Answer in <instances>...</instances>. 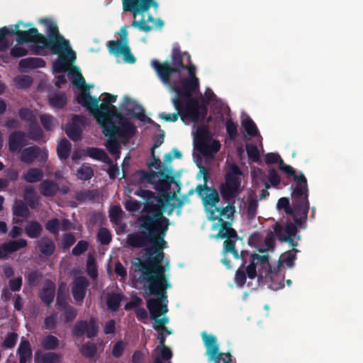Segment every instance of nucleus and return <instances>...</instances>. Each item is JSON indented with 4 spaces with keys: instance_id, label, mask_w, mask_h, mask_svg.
Masks as SVG:
<instances>
[{
    "instance_id": "nucleus-1",
    "label": "nucleus",
    "mask_w": 363,
    "mask_h": 363,
    "mask_svg": "<svg viewBox=\"0 0 363 363\" xmlns=\"http://www.w3.org/2000/svg\"><path fill=\"white\" fill-rule=\"evenodd\" d=\"M169 220L164 216L145 218L138 222L140 231L130 233L126 244L132 248L145 247V256L164 258V249L167 247L164 238L169 230Z\"/></svg>"
},
{
    "instance_id": "nucleus-2",
    "label": "nucleus",
    "mask_w": 363,
    "mask_h": 363,
    "mask_svg": "<svg viewBox=\"0 0 363 363\" xmlns=\"http://www.w3.org/2000/svg\"><path fill=\"white\" fill-rule=\"evenodd\" d=\"M135 175L139 177L140 183L152 184L154 189L159 192L154 199H151L148 210L146 213L141 215L138 221H144L145 218H154L156 216H164L163 213L170 201L176 199L177 193L181 189V184L174 180L173 176H169L164 171L155 172L152 170L140 169L135 172Z\"/></svg>"
},
{
    "instance_id": "nucleus-3",
    "label": "nucleus",
    "mask_w": 363,
    "mask_h": 363,
    "mask_svg": "<svg viewBox=\"0 0 363 363\" xmlns=\"http://www.w3.org/2000/svg\"><path fill=\"white\" fill-rule=\"evenodd\" d=\"M163 259V257L155 256H145L143 260L136 258L133 267L135 272L141 273L138 281L145 282L146 294L160 297L162 300H167L166 291L171 287V284L165 276L167 264L162 265Z\"/></svg>"
},
{
    "instance_id": "nucleus-4",
    "label": "nucleus",
    "mask_w": 363,
    "mask_h": 363,
    "mask_svg": "<svg viewBox=\"0 0 363 363\" xmlns=\"http://www.w3.org/2000/svg\"><path fill=\"white\" fill-rule=\"evenodd\" d=\"M108 110V111L101 112L94 118L102 128L105 136L113 138L119 135L130 138L135 135L137 128L118 111L116 106L112 104Z\"/></svg>"
},
{
    "instance_id": "nucleus-5",
    "label": "nucleus",
    "mask_w": 363,
    "mask_h": 363,
    "mask_svg": "<svg viewBox=\"0 0 363 363\" xmlns=\"http://www.w3.org/2000/svg\"><path fill=\"white\" fill-rule=\"evenodd\" d=\"M123 9L125 12L132 13L134 20L131 26L138 28L139 30L148 33L153 28L161 29L164 26V21L160 19H155L151 14L148 15L147 19L143 17L140 20H136L138 15L143 14L152 7L157 9L159 4L155 0H122Z\"/></svg>"
},
{
    "instance_id": "nucleus-6",
    "label": "nucleus",
    "mask_w": 363,
    "mask_h": 363,
    "mask_svg": "<svg viewBox=\"0 0 363 363\" xmlns=\"http://www.w3.org/2000/svg\"><path fill=\"white\" fill-rule=\"evenodd\" d=\"M171 65L168 61L160 63L157 60L151 61V66L157 72L161 81L165 84L171 83V75L177 74L181 76V72L185 70L186 66L183 62L182 54L179 48H174L172 52Z\"/></svg>"
},
{
    "instance_id": "nucleus-7",
    "label": "nucleus",
    "mask_w": 363,
    "mask_h": 363,
    "mask_svg": "<svg viewBox=\"0 0 363 363\" xmlns=\"http://www.w3.org/2000/svg\"><path fill=\"white\" fill-rule=\"evenodd\" d=\"M218 225H220V228L217 235H215V238L217 239H225L223 244L222 255L232 254L233 257L236 259H239L240 257L244 258L247 250H241L240 252H239L238 250H236V242L238 240L242 241V238H240L237 231L232 228L231 222L224 220L223 218H219L218 220Z\"/></svg>"
},
{
    "instance_id": "nucleus-8",
    "label": "nucleus",
    "mask_w": 363,
    "mask_h": 363,
    "mask_svg": "<svg viewBox=\"0 0 363 363\" xmlns=\"http://www.w3.org/2000/svg\"><path fill=\"white\" fill-rule=\"evenodd\" d=\"M102 103L99 105L100 98L90 95L89 90L81 91L77 96V101L79 104L85 107L89 112L95 118L103 111H108L113 103L116 101L117 96L104 92Z\"/></svg>"
},
{
    "instance_id": "nucleus-9",
    "label": "nucleus",
    "mask_w": 363,
    "mask_h": 363,
    "mask_svg": "<svg viewBox=\"0 0 363 363\" xmlns=\"http://www.w3.org/2000/svg\"><path fill=\"white\" fill-rule=\"evenodd\" d=\"M293 217L294 223L289 222L284 227L279 223L276 222L273 225V230L279 240L291 245L294 250L298 252V250L296 248L298 246V242L295 241L294 238L300 240L301 235H297L298 230L296 225L301 226L303 220H305L303 217L298 216H293Z\"/></svg>"
},
{
    "instance_id": "nucleus-10",
    "label": "nucleus",
    "mask_w": 363,
    "mask_h": 363,
    "mask_svg": "<svg viewBox=\"0 0 363 363\" xmlns=\"http://www.w3.org/2000/svg\"><path fill=\"white\" fill-rule=\"evenodd\" d=\"M241 175L239 167L235 163L230 164L225 175V182L220 186V194L224 200L230 201L240 191Z\"/></svg>"
},
{
    "instance_id": "nucleus-11",
    "label": "nucleus",
    "mask_w": 363,
    "mask_h": 363,
    "mask_svg": "<svg viewBox=\"0 0 363 363\" xmlns=\"http://www.w3.org/2000/svg\"><path fill=\"white\" fill-rule=\"evenodd\" d=\"M160 298H150L147 301V308L150 313L151 319L155 320L156 325L154 326L155 329H165L164 325L169 322L167 317H163L160 319L158 318L167 313L168 309L166 304H162V300Z\"/></svg>"
},
{
    "instance_id": "nucleus-12",
    "label": "nucleus",
    "mask_w": 363,
    "mask_h": 363,
    "mask_svg": "<svg viewBox=\"0 0 363 363\" xmlns=\"http://www.w3.org/2000/svg\"><path fill=\"white\" fill-rule=\"evenodd\" d=\"M21 21L11 25V33L17 36L16 40L18 43H33L36 51H38L39 46L42 40H44V35L40 33L36 28H31L28 30H20L19 27Z\"/></svg>"
},
{
    "instance_id": "nucleus-13",
    "label": "nucleus",
    "mask_w": 363,
    "mask_h": 363,
    "mask_svg": "<svg viewBox=\"0 0 363 363\" xmlns=\"http://www.w3.org/2000/svg\"><path fill=\"white\" fill-rule=\"evenodd\" d=\"M43 49H48L52 54L58 55L73 51L69 42L62 35L50 38H47L44 35V40H42L38 51Z\"/></svg>"
},
{
    "instance_id": "nucleus-14",
    "label": "nucleus",
    "mask_w": 363,
    "mask_h": 363,
    "mask_svg": "<svg viewBox=\"0 0 363 363\" xmlns=\"http://www.w3.org/2000/svg\"><path fill=\"white\" fill-rule=\"evenodd\" d=\"M181 86L173 82L171 84V89L176 94L174 99H179L182 101L183 97H189L191 93L196 91L199 88V80L197 77H184L179 80Z\"/></svg>"
},
{
    "instance_id": "nucleus-15",
    "label": "nucleus",
    "mask_w": 363,
    "mask_h": 363,
    "mask_svg": "<svg viewBox=\"0 0 363 363\" xmlns=\"http://www.w3.org/2000/svg\"><path fill=\"white\" fill-rule=\"evenodd\" d=\"M204 184H199L196 186V191L202 198L203 203L206 206H210L211 208L216 207V203L219 201V195L216 189L209 187L206 185L207 172L203 169Z\"/></svg>"
},
{
    "instance_id": "nucleus-16",
    "label": "nucleus",
    "mask_w": 363,
    "mask_h": 363,
    "mask_svg": "<svg viewBox=\"0 0 363 363\" xmlns=\"http://www.w3.org/2000/svg\"><path fill=\"white\" fill-rule=\"evenodd\" d=\"M259 266V272H261L263 274L267 272V269L270 268V264L269 262V256L267 255H259L256 253L251 255L250 264L246 267V272L247 277L250 279H254L257 277V273L256 268Z\"/></svg>"
},
{
    "instance_id": "nucleus-17",
    "label": "nucleus",
    "mask_w": 363,
    "mask_h": 363,
    "mask_svg": "<svg viewBox=\"0 0 363 363\" xmlns=\"http://www.w3.org/2000/svg\"><path fill=\"white\" fill-rule=\"evenodd\" d=\"M98 330L97 321L95 318H91L89 322L86 320L77 321L72 329V334L79 337L86 334L88 338H93L97 335Z\"/></svg>"
},
{
    "instance_id": "nucleus-18",
    "label": "nucleus",
    "mask_w": 363,
    "mask_h": 363,
    "mask_svg": "<svg viewBox=\"0 0 363 363\" xmlns=\"http://www.w3.org/2000/svg\"><path fill=\"white\" fill-rule=\"evenodd\" d=\"M87 124V118L84 116L74 115L72 118V123L66 126L65 133L72 140L79 141L82 138V127H85Z\"/></svg>"
},
{
    "instance_id": "nucleus-19",
    "label": "nucleus",
    "mask_w": 363,
    "mask_h": 363,
    "mask_svg": "<svg viewBox=\"0 0 363 363\" xmlns=\"http://www.w3.org/2000/svg\"><path fill=\"white\" fill-rule=\"evenodd\" d=\"M201 336L206 347V355L209 357L208 360L213 361V363H220L223 353L219 352L216 337L213 335H208L206 332H203Z\"/></svg>"
},
{
    "instance_id": "nucleus-20",
    "label": "nucleus",
    "mask_w": 363,
    "mask_h": 363,
    "mask_svg": "<svg viewBox=\"0 0 363 363\" xmlns=\"http://www.w3.org/2000/svg\"><path fill=\"white\" fill-rule=\"evenodd\" d=\"M20 160L26 164H32L35 159L40 157V162H45L48 159L46 151H42L37 145L30 146L21 150Z\"/></svg>"
},
{
    "instance_id": "nucleus-21",
    "label": "nucleus",
    "mask_w": 363,
    "mask_h": 363,
    "mask_svg": "<svg viewBox=\"0 0 363 363\" xmlns=\"http://www.w3.org/2000/svg\"><path fill=\"white\" fill-rule=\"evenodd\" d=\"M89 281L84 276H78L74 279L71 291L74 301L82 303L85 298Z\"/></svg>"
},
{
    "instance_id": "nucleus-22",
    "label": "nucleus",
    "mask_w": 363,
    "mask_h": 363,
    "mask_svg": "<svg viewBox=\"0 0 363 363\" xmlns=\"http://www.w3.org/2000/svg\"><path fill=\"white\" fill-rule=\"evenodd\" d=\"M107 48L110 53L116 56L123 55L124 61L128 63L133 64L136 61L128 45H121L118 41L111 40L108 43Z\"/></svg>"
},
{
    "instance_id": "nucleus-23",
    "label": "nucleus",
    "mask_w": 363,
    "mask_h": 363,
    "mask_svg": "<svg viewBox=\"0 0 363 363\" xmlns=\"http://www.w3.org/2000/svg\"><path fill=\"white\" fill-rule=\"evenodd\" d=\"M27 135L21 130H15L9 135V149L11 152H19L27 145Z\"/></svg>"
},
{
    "instance_id": "nucleus-24",
    "label": "nucleus",
    "mask_w": 363,
    "mask_h": 363,
    "mask_svg": "<svg viewBox=\"0 0 363 363\" xmlns=\"http://www.w3.org/2000/svg\"><path fill=\"white\" fill-rule=\"evenodd\" d=\"M279 266L276 268H274L273 269L270 267V268L267 269V272L264 274H262V273L259 272V273H258V278L259 279H260L263 278L267 279L269 277L271 280L269 287L274 291L279 290L284 287V284L283 283L284 276L279 275Z\"/></svg>"
},
{
    "instance_id": "nucleus-25",
    "label": "nucleus",
    "mask_w": 363,
    "mask_h": 363,
    "mask_svg": "<svg viewBox=\"0 0 363 363\" xmlns=\"http://www.w3.org/2000/svg\"><path fill=\"white\" fill-rule=\"evenodd\" d=\"M56 286L55 283L50 279H46L43 286L39 292L38 296L41 301L44 303L48 308L51 307L55 296Z\"/></svg>"
},
{
    "instance_id": "nucleus-26",
    "label": "nucleus",
    "mask_w": 363,
    "mask_h": 363,
    "mask_svg": "<svg viewBox=\"0 0 363 363\" xmlns=\"http://www.w3.org/2000/svg\"><path fill=\"white\" fill-rule=\"evenodd\" d=\"M182 101L185 107L186 118L190 117L192 121H197L200 114L199 101L191 95L189 97H183Z\"/></svg>"
},
{
    "instance_id": "nucleus-27",
    "label": "nucleus",
    "mask_w": 363,
    "mask_h": 363,
    "mask_svg": "<svg viewBox=\"0 0 363 363\" xmlns=\"http://www.w3.org/2000/svg\"><path fill=\"white\" fill-rule=\"evenodd\" d=\"M296 186L292 191L294 199H306L308 195L307 179L302 172L294 179Z\"/></svg>"
},
{
    "instance_id": "nucleus-28",
    "label": "nucleus",
    "mask_w": 363,
    "mask_h": 363,
    "mask_svg": "<svg viewBox=\"0 0 363 363\" xmlns=\"http://www.w3.org/2000/svg\"><path fill=\"white\" fill-rule=\"evenodd\" d=\"M60 58L53 62V69L56 73H62L67 71L69 64L73 63L76 60L74 51L59 55Z\"/></svg>"
},
{
    "instance_id": "nucleus-29",
    "label": "nucleus",
    "mask_w": 363,
    "mask_h": 363,
    "mask_svg": "<svg viewBox=\"0 0 363 363\" xmlns=\"http://www.w3.org/2000/svg\"><path fill=\"white\" fill-rule=\"evenodd\" d=\"M172 102L177 110V113H166L163 112L160 113V118L167 122H175L178 120L179 116L184 120L186 118V114H184L185 107L183 101H180L179 99H172Z\"/></svg>"
},
{
    "instance_id": "nucleus-30",
    "label": "nucleus",
    "mask_w": 363,
    "mask_h": 363,
    "mask_svg": "<svg viewBox=\"0 0 363 363\" xmlns=\"http://www.w3.org/2000/svg\"><path fill=\"white\" fill-rule=\"evenodd\" d=\"M293 206L294 211L291 215L303 217L306 220L309 210L308 195H306V199H294Z\"/></svg>"
},
{
    "instance_id": "nucleus-31",
    "label": "nucleus",
    "mask_w": 363,
    "mask_h": 363,
    "mask_svg": "<svg viewBox=\"0 0 363 363\" xmlns=\"http://www.w3.org/2000/svg\"><path fill=\"white\" fill-rule=\"evenodd\" d=\"M37 247L40 252L45 257H50L55 251L54 241L48 236H43L37 241Z\"/></svg>"
},
{
    "instance_id": "nucleus-32",
    "label": "nucleus",
    "mask_w": 363,
    "mask_h": 363,
    "mask_svg": "<svg viewBox=\"0 0 363 363\" xmlns=\"http://www.w3.org/2000/svg\"><path fill=\"white\" fill-rule=\"evenodd\" d=\"M60 188L58 184L49 179L43 180L39 186L40 193L45 197H52L57 194Z\"/></svg>"
},
{
    "instance_id": "nucleus-33",
    "label": "nucleus",
    "mask_w": 363,
    "mask_h": 363,
    "mask_svg": "<svg viewBox=\"0 0 363 363\" xmlns=\"http://www.w3.org/2000/svg\"><path fill=\"white\" fill-rule=\"evenodd\" d=\"M235 207L233 204H228L225 207H216L211 212V219L213 220L222 218V216L230 218L233 216Z\"/></svg>"
},
{
    "instance_id": "nucleus-34",
    "label": "nucleus",
    "mask_w": 363,
    "mask_h": 363,
    "mask_svg": "<svg viewBox=\"0 0 363 363\" xmlns=\"http://www.w3.org/2000/svg\"><path fill=\"white\" fill-rule=\"evenodd\" d=\"M24 230L26 235L31 239L40 238L43 231L42 225L37 220L28 221Z\"/></svg>"
},
{
    "instance_id": "nucleus-35",
    "label": "nucleus",
    "mask_w": 363,
    "mask_h": 363,
    "mask_svg": "<svg viewBox=\"0 0 363 363\" xmlns=\"http://www.w3.org/2000/svg\"><path fill=\"white\" fill-rule=\"evenodd\" d=\"M86 155L94 160L101 161L106 164L112 163V160L105 152V151L99 147H87L86 149Z\"/></svg>"
},
{
    "instance_id": "nucleus-36",
    "label": "nucleus",
    "mask_w": 363,
    "mask_h": 363,
    "mask_svg": "<svg viewBox=\"0 0 363 363\" xmlns=\"http://www.w3.org/2000/svg\"><path fill=\"white\" fill-rule=\"evenodd\" d=\"M35 359L37 362L42 363H59L60 361V357L57 353L53 352L43 353L40 350L35 352Z\"/></svg>"
},
{
    "instance_id": "nucleus-37",
    "label": "nucleus",
    "mask_w": 363,
    "mask_h": 363,
    "mask_svg": "<svg viewBox=\"0 0 363 363\" xmlns=\"http://www.w3.org/2000/svg\"><path fill=\"white\" fill-rule=\"evenodd\" d=\"M17 353L19 356V363H26L32 357V349L30 342L27 340H21Z\"/></svg>"
},
{
    "instance_id": "nucleus-38",
    "label": "nucleus",
    "mask_w": 363,
    "mask_h": 363,
    "mask_svg": "<svg viewBox=\"0 0 363 363\" xmlns=\"http://www.w3.org/2000/svg\"><path fill=\"white\" fill-rule=\"evenodd\" d=\"M19 67L22 69H35L45 66V62L40 57H27L20 60Z\"/></svg>"
},
{
    "instance_id": "nucleus-39",
    "label": "nucleus",
    "mask_w": 363,
    "mask_h": 363,
    "mask_svg": "<svg viewBox=\"0 0 363 363\" xmlns=\"http://www.w3.org/2000/svg\"><path fill=\"white\" fill-rule=\"evenodd\" d=\"M123 296L117 293H108L106 296V305L109 311L116 312L118 311Z\"/></svg>"
},
{
    "instance_id": "nucleus-40",
    "label": "nucleus",
    "mask_w": 363,
    "mask_h": 363,
    "mask_svg": "<svg viewBox=\"0 0 363 363\" xmlns=\"http://www.w3.org/2000/svg\"><path fill=\"white\" fill-rule=\"evenodd\" d=\"M23 179L28 183H35L42 181L43 172L40 168H30L23 174Z\"/></svg>"
},
{
    "instance_id": "nucleus-41",
    "label": "nucleus",
    "mask_w": 363,
    "mask_h": 363,
    "mask_svg": "<svg viewBox=\"0 0 363 363\" xmlns=\"http://www.w3.org/2000/svg\"><path fill=\"white\" fill-rule=\"evenodd\" d=\"M59 339L52 335H45L40 340V347L45 350H55L59 347Z\"/></svg>"
},
{
    "instance_id": "nucleus-42",
    "label": "nucleus",
    "mask_w": 363,
    "mask_h": 363,
    "mask_svg": "<svg viewBox=\"0 0 363 363\" xmlns=\"http://www.w3.org/2000/svg\"><path fill=\"white\" fill-rule=\"evenodd\" d=\"M40 23L46 27L47 38L57 37L61 35L59 32V28L55 22L50 18H43L40 20Z\"/></svg>"
},
{
    "instance_id": "nucleus-43",
    "label": "nucleus",
    "mask_w": 363,
    "mask_h": 363,
    "mask_svg": "<svg viewBox=\"0 0 363 363\" xmlns=\"http://www.w3.org/2000/svg\"><path fill=\"white\" fill-rule=\"evenodd\" d=\"M12 211L14 216L21 218H27L30 213L27 205L21 199L15 201L12 206Z\"/></svg>"
},
{
    "instance_id": "nucleus-44",
    "label": "nucleus",
    "mask_w": 363,
    "mask_h": 363,
    "mask_svg": "<svg viewBox=\"0 0 363 363\" xmlns=\"http://www.w3.org/2000/svg\"><path fill=\"white\" fill-rule=\"evenodd\" d=\"M67 101V96L64 92L55 93L49 96L50 105L56 108H62Z\"/></svg>"
},
{
    "instance_id": "nucleus-45",
    "label": "nucleus",
    "mask_w": 363,
    "mask_h": 363,
    "mask_svg": "<svg viewBox=\"0 0 363 363\" xmlns=\"http://www.w3.org/2000/svg\"><path fill=\"white\" fill-rule=\"evenodd\" d=\"M72 145L66 138L62 139L57 145V152L60 160H67L71 152Z\"/></svg>"
},
{
    "instance_id": "nucleus-46",
    "label": "nucleus",
    "mask_w": 363,
    "mask_h": 363,
    "mask_svg": "<svg viewBox=\"0 0 363 363\" xmlns=\"http://www.w3.org/2000/svg\"><path fill=\"white\" fill-rule=\"evenodd\" d=\"M98 196V191L96 190H81L76 192L74 199L80 203L86 201H94Z\"/></svg>"
},
{
    "instance_id": "nucleus-47",
    "label": "nucleus",
    "mask_w": 363,
    "mask_h": 363,
    "mask_svg": "<svg viewBox=\"0 0 363 363\" xmlns=\"http://www.w3.org/2000/svg\"><path fill=\"white\" fill-rule=\"evenodd\" d=\"M242 125L247 135L250 137H255L259 134L256 124L250 116H247L242 121Z\"/></svg>"
},
{
    "instance_id": "nucleus-48",
    "label": "nucleus",
    "mask_w": 363,
    "mask_h": 363,
    "mask_svg": "<svg viewBox=\"0 0 363 363\" xmlns=\"http://www.w3.org/2000/svg\"><path fill=\"white\" fill-rule=\"evenodd\" d=\"M248 255V252L245 254V257H240V259H242V263L240 267L236 271L235 277V282L239 286H242L246 281V273L243 270L247 263L246 257Z\"/></svg>"
},
{
    "instance_id": "nucleus-49",
    "label": "nucleus",
    "mask_w": 363,
    "mask_h": 363,
    "mask_svg": "<svg viewBox=\"0 0 363 363\" xmlns=\"http://www.w3.org/2000/svg\"><path fill=\"white\" fill-rule=\"evenodd\" d=\"M27 137L35 141L40 140L43 137V132L37 123L31 122L30 123Z\"/></svg>"
},
{
    "instance_id": "nucleus-50",
    "label": "nucleus",
    "mask_w": 363,
    "mask_h": 363,
    "mask_svg": "<svg viewBox=\"0 0 363 363\" xmlns=\"http://www.w3.org/2000/svg\"><path fill=\"white\" fill-rule=\"evenodd\" d=\"M93 176V169L86 164H83L77 171V178L82 181L89 180Z\"/></svg>"
},
{
    "instance_id": "nucleus-51",
    "label": "nucleus",
    "mask_w": 363,
    "mask_h": 363,
    "mask_svg": "<svg viewBox=\"0 0 363 363\" xmlns=\"http://www.w3.org/2000/svg\"><path fill=\"white\" fill-rule=\"evenodd\" d=\"M24 199L31 208H35L38 204L35 197V190L32 186H26L24 189Z\"/></svg>"
},
{
    "instance_id": "nucleus-52",
    "label": "nucleus",
    "mask_w": 363,
    "mask_h": 363,
    "mask_svg": "<svg viewBox=\"0 0 363 363\" xmlns=\"http://www.w3.org/2000/svg\"><path fill=\"white\" fill-rule=\"evenodd\" d=\"M295 252H296L292 247V250L287 251L282 254L280 257V263L286 264L289 267H293L295 265V259H296Z\"/></svg>"
},
{
    "instance_id": "nucleus-53",
    "label": "nucleus",
    "mask_w": 363,
    "mask_h": 363,
    "mask_svg": "<svg viewBox=\"0 0 363 363\" xmlns=\"http://www.w3.org/2000/svg\"><path fill=\"white\" fill-rule=\"evenodd\" d=\"M15 86L18 89L30 87L33 84V79L28 75H18L14 78Z\"/></svg>"
},
{
    "instance_id": "nucleus-54",
    "label": "nucleus",
    "mask_w": 363,
    "mask_h": 363,
    "mask_svg": "<svg viewBox=\"0 0 363 363\" xmlns=\"http://www.w3.org/2000/svg\"><path fill=\"white\" fill-rule=\"evenodd\" d=\"M86 272L89 276L92 279H96L98 276L97 267L94 257L89 254L86 259Z\"/></svg>"
},
{
    "instance_id": "nucleus-55",
    "label": "nucleus",
    "mask_w": 363,
    "mask_h": 363,
    "mask_svg": "<svg viewBox=\"0 0 363 363\" xmlns=\"http://www.w3.org/2000/svg\"><path fill=\"white\" fill-rule=\"evenodd\" d=\"M42 279L43 274L38 270L30 272L26 277L27 284L30 287L36 286L40 282Z\"/></svg>"
},
{
    "instance_id": "nucleus-56",
    "label": "nucleus",
    "mask_w": 363,
    "mask_h": 363,
    "mask_svg": "<svg viewBox=\"0 0 363 363\" xmlns=\"http://www.w3.org/2000/svg\"><path fill=\"white\" fill-rule=\"evenodd\" d=\"M134 194L135 195L141 197L145 202L144 211L146 213V211L148 210L150 203H152L150 201L151 199H154L153 192L150 190H145L140 188L135 191Z\"/></svg>"
},
{
    "instance_id": "nucleus-57",
    "label": "nucleus",
    "mask_w": 363,
    "mask_h": 363,
    "mask_svg": "<svg viewBox=\"0 0 363 363\" xmlns=\"http://www.w3.org/2000/svg\"><path fill=\"white\" fill-rule=\"evenodd\" d=\"M220 144L218 140H213L209 145L203 144L202 148L201 149V152L205 155H208L213 153H216L220 150Z\"/></svg>"
},
{
    "instance_id": "nucleus-58",
    "label": "nucleus",
    "mask_w": 363,
    "mask_h": 363,
    "mask_svg": "<svg viewBox=\"0 0 363 363\" xmlns=\"http://www.w3.org/2000/svg\"><path fill=\"white\" fill-rule=\"evenodd\" d=\"M70 72L74 76V79L72 82L74 85L78 88H81L86 85L85 79L82 76L80 69L77 67H73Z\"/></svg>"
},
{
    "instance_id": "nucleus-59",
    "label": "nucleus",
    "mask_w": 363,
    "mask_h": 363,
    "mask_svg": "<svg viewBox=\"0 0 363 363\" xmlns=\"http://www.w3.org/2000/svg\"><path fill=\"white\" fill-rule=\"evenodd\" d=\"M8 248L10 251V253H13L14 252L18 251L21 248L26 247L28 245V242L26 240L23 238H19L16 240H10L6 242Z\"/></svg>"
},
{
    "instance_id": "nucleus-60",
    "label": "nucleus",
    "mask_w": 363,
    "mask_h": 363,
    "mask_svg": "<svg viewBox=\"0 0 363 363\" xmlns=\"http://www.w3.org/2000/svg\"><path fill=\"white\" fill-rule=\"evenodd\" d=\"M97 348L96 345L91 342H86L84 344L80 349V352L82 354L87 358H91L94 357Z\"/></svg>"
},
{
    "instance_id": "nucleus-61",
    "label": "nucleus",
    "mask_w": 363,
    "mask_h": 363,
    "mask_svg": "<svg viewBox=\"0 0 363 363\" xmlns=\"http://www.w3.org/2000/svg\"><path fill=\"white\" fill-rule=\"evenodd\" d=\"M123 211L120 206H113L109 210V218L111 223L118 224L122 219Z\"/></svg>"
},
{
    "instance_id": "nucleus-62",
    "label": "nucleus",
    "mask_w": 363,
    "mask_h": 363,
    "mask_svg": "<svg viewBox=\"0 0 363 363\" xmlns=\"http://www.w3.org/2000/svg\"><path fill=\"white\" fill-rule=\"evenodd\" d=\"M128 111L130 114H131L135 118L140 120V121H145L146 118V115L145 113V110L142 106L138 104H135L133 107L130 109H128Z\"/></svg>"
},
{
    "instance_id": "nucleus-63",
    "label": "nucleus",
    "mask_w": 363,
    "mask_h": 363,
    "mask_svg": "<svg viewBox=\"0 0 363 363\" xmlns=\"http://www.w3.org/2000/svg\"><path fill=\"white\" fill-rule=\"evenodd\" d=\"M18 340V334L11 332L9 333L2 342V347L6 349H11L15 347Z\"/></svg>"
},
{
    "instance_id": "nucleus-64",
    "label": "nucleus",
    "mask_w": 363,
    "mask_h": 363,
    "mask_svg": "<svg viewBox=\"0 0 363 363\" xmlns=\"http://www.w3.org/2000/svg\"><path fill=\"white\" fill-rule=\"evenodd\" d=\"M45 228L53 235H58L60 228V221L58 218H52L45 223Z\"/></svg>"
}]
</instances>
